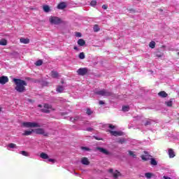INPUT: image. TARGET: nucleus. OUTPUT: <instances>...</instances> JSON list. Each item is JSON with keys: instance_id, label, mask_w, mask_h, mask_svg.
Segmentation results:
<instances>
[{"instance_id": "nucleus-42", "label": "nucleus", "mask_w": 179, "mask_h": 179, "mask_svg": "<svg viewBox=\"0 0 179 179\" xmlns=\"http://www.w3.org/2000/svg\"><path fill=\"white\" fill-rule=\"evenodd\" d=\"M108 128H110V129H114L115 128V126H114L111 124H108Z\"/></svg>"}, {"instance_id": "nucleus-16", "label": "nucleus", "mask_w": 179, "mask_h": 179, "mask_svg": "<svg viewBox=\"0 0 179 179\" xmlns=\"http://www.w3.org/2000/svg\"><path fill=\"white\" fill-rule=\"evenodd\" d=\"M78 45H80V47H83V45H86V41L83 40V38L78 39Z\"/></svg>"}, {"instance_id": "nucleus-35", "label": "nucleus", "mask_w": 179, "mask_h": 179, "mask_svg": "<svg viewBox=\"0 0 179 179\" xmlns=\"http://www.w3.org/2000/svg\"><path fill=\"white\" fill-rule=\"evenodd\" d=\"M80 59H85V52H82L78 55Z\"/></svg>"}, {"instance_id": "nucleus-49", "label": "nucleus", "mask_w": 179, "mask_h": 179, "mask_svg": "<svg viewBox=\"0 0 179 179\" xmlns=\"http://www.w3.org/2000/svg\"><path fill=\"white\" fill-rule=\"evenodd\" d=\"M99 104H100V105L104 104V101H99Z\"/></svg>"}, {"instance_id": "nucleus-41", "label": "nucleus", "mask_w": 179, "mask_h": 179, "mask_svg": "<svg viewBox=\"0 0 179 179\" xmlns=\"http://www.w3.org/2000/svg\"><path fill=\"white\" fill-rule=\"evenodd\" d=\"M8 148H10L11 149H13L14 148H16V144L11 143L8 145Z\"/></svg>"}, {"instance_id": "nucleus-52", "label": "nucleus", "mask_w": 179, "mask_h": 179, "mask_svg": "<svg viewBox=\"0 0 179 179\" xmlns=\"http://www.w3.org/2000/svg\"><path fill=\"white\" fill-rule=\"evenodd\" d=\"M94 138L96 140V141H101V139L100 138H98L97 137H94Z\"/></svg>"}, {"instance_id": "nucleus-6", "label": "nucleus", "mask_w": 179, "mask_h": 179, "mask_svg": "<svg viewBox=\"0 0 179 179\" xmlns=\"http://www.w3.org/2000/svg\"><path fill=\"white\" fill-rule=\"evenodd\" d=\"M89 72V70L87 69V68H80L78 71H77V73L78 75H79L80 76H85V75H87V73Z\"/></svg>"}, {"instance_id": "nucleus-14", "label": "nucleus", "mask_w": 179, "mask_h": 179, "mask_svg": "<svg viewBox=\"0 0 179 179\" xmlns=\"http://www.w3.org/2000/svg\"><path fill=\"white\" fill-rule=\"evenodd\" d=\"M33 132H34V129L25 130L24 131V133L22 134V136H29L31 135V134H33Z\"/></svg>"}, {"instance_id": "nucleus-12", "label": "nucleus", "mask_w": 179, "mask_h": 179, "mask_svg": "<svg viewBox=\"0 0 179 179\" xmlns=\"http://www.w3.org/2000/svg\"><path fill=\"white\" fill-rule=\"evenodd\" d=\"M110 134L113 136H121L122 135V131H109Z\"/></svg>"}, {"instance_id": "nucleus-3", "label": "nucleus", "mask_w": 179, "mask_h": 179, "mask_svg": "<svg viewBox=\"0 0 179 179\" xmlns=\"http://www.w3.org/2000/svg\"><path fill=\"white\" fill-rule=\"evenodd\" d=\"M95 94H98L99 96L108 97L110 96H113V92H111L107 90L103 89L102 90L95 92Z\"/></svg>"}, {"instance_id": "nucleus-19", "label": "nucleus", "mask_w": 179, "mask_h": 179, "mask_svg": "<svg viewBox=\"0 0 179 179\" xmlns=\"http://www.w3.org/2000/svg\"><path fill=\"white\" fill-rule=\"evenodd\" d=\"M158 96H159L160 97L166 98L169 96V94L164 91H161L158 93Z\"/></svg>"}, {"instance_id": "nucleus-53", "label": "nucleus", "mask_w": 179, "mask_h": 179, "mask_svg": "<svg viewBox=\"0 0 179 179\" xmlns=\"http://www.w3.org/2000/svg\"><path fill=\"white\" fill-rule=\"evenodd\" d=\"M29 101H31V99H29Z\"/></svg>"}, {"instance_id": "nucleus-1", "label": "nucleus", "mask_w": 179, "mask_h": 179, "mask_svg": "<svg viewBox=\"0 0 179 179\" xmlns=\"http://www.w3.org/2000/svg\"><path fill=\"white\" fill-rule=\"evenodd\" d=\"M13 82L15 85V90L18 93H23L26 92V86H27V83L25 80L19 78H13Z\"/></svg>"}, {"instance_id": "nucleus-21", "label": "nucleus", "mask_w": 179, "mask_h": 179, "mask_svg": "<svg viewBox=\"0 0 179 179\" xmlns=\"http://www.w3.org/2000/svg\"><path fill=\"white\" fill-rule=\"evenodd\" d=\"M64 89L62 85H58L56 90V92L58 93H62L64 92Z\"/></svg>"}, {"instance_id": "nucleus-55", "label": "nucleus", "mask_w": 179, "mask_h": 179, "mask_svg": "<svg viewBox=\"0 0 179 179\" xmlns=\"http://www.w3.org/2000/svg\"><path fill=\"white\" fill-rule=\"evenodd\" d=\"M0 111H1V108H0Z\"/></svg>"}, {"instance_id": "nucleus-4", "label": "nucleus", "mask_w": 179, "mask_h": 179, "mask_svg": "<svg viewBox=\"0 0 179 179\" xmlns=\"http://www.w3.org/2000/svg\"><path fill=\"white\" fill-rule=\"evenodd\" d=\"M22 125L25 128H40V124L37 122H22Z\"/></svg>"}, {"instance_id": "nucleus-48", "label": "nucleus", "mask_w": 179, "mask_h": 179, "mask_svg": "<svg viewBox=\"0 0 179 179\" xmlns=\"http://www.w3.org/2000/svg\"><path fill=\"white\" fill-rule=\"evenodd\" d=\"M109 173H114V169H109Z\"/></svg>"}, {"instance_id": "nucleus-39", "label": "nucleus", "mask_w": 179, "mask_h": 179, "mask_svg": "<svg viewBox=\"0 0 179 179\" xmlns=\"http://www.w3.org/2000/svg\"><path fill=\"white\" fill-rule=\"evenodd\" d=\"M70 120H71V121L72 122H75V121H78V120H79V117H71L70 118Z\"/></svg>"}, {"instance_id": "nucleus-24", "label": "nucleus", "mask_w": 179, "mask_h": 179, "mask_svg": "<svg viewBox=\"0 0 179 179\" xmlns=\"http://www.w3.org/2000/svg\"><path fill=\"white\" fill-rule=\"evenodd\" d=\"M8 44V41L5 38L0 40V45H6Z\"/></svg>"}, {"instance_id": "nucleus-45", "label": "nucleus", "mask_w": 179, "mask_h": 179, "mask_svg": "<svg viewBox=\"0 0 179 179\" xmlns=\"http://www.w3.org/2000/svg\"><path fill=\"white\" fill-rule=\"evenodd\" d=\"M48 162H50L52 163H55V159L50 158L48 159Z\"/></svg>"}, {"instance_id": "nucleus-11", "label": "nucleus", "mask_w": 179, "mask_h": 179, "mask_svg": "<svg viewBox=\"0 0 179 179\" xmlns=\"http://www.w3.org/2000/svg\"><path fill=\"white\" fill-rule=\"evenodd\" d=\"M81 163L82 164H84L85 166H89L90 164V162L89 161V159L87 157H85L81 159Z\"/></svg>"}, {"instance_id": "nucleus-7", "label": "nucleus", "mask_w": 179, "mask_h": 179, "mask_svg": "<svg viewBox=\"0 0 179 179\" xmlns=\"http://www.w3.org/2000/svg\"><path fill=\"white\" fill-rule=\"evenodd\" d=\"M35 132L38 135H43V136H48V133L45 132L44 129H42V128L36 129Z\"/></svg>"}, {"instance_id": "nucleus-5", "label": "nucleus", "mask_w": 179, "mask_h": 179, "mask_svg": "<svg viewBox=\"0 0 179 179\" xmlns=\"http://www.w3.org/2000/svg\"><path fill=\"white\" fill-rule=\"evenodd\" d=\"M49 22L51 24H61V23H62V20L58 17L51 16L49 18Z\"/></svg>"}, {"instance_id": "nucleus-8", "label": "nucleus", "mask_w": 179, "mask_h": 179, "mask_svg": "<svg viewBox=\"0 0 179 179\" xmlns=\"http://www.w3.org/2000/svg\"><path fill=\"white\" fill-rule=\"evenodd\" d=\"M9 82L8 76H3L0 77V85H5Z\"/></svg>"}, {"instance_id": "nucleus-15", "label": "nucleus", "mask_w": 179, "mask_h": 179, "mask_svg": "<svg viewBox=\"0 0 179 179\" xmlns=\"http://www.w3.org/2000/svg\"><path fill=\"white\" fill-rule=\"evenodd\" d=\"M65 8H66V3L65 2H62L57 5V9L62 10V9H65Z\"/></svg>"}, {"instance_id": "nucleus-30", "label": "nucleus", "mask_w": 179, "mask_h": 179, "mask_svg": "<svg viewBox=\"0 0 179 179\" xmlns=\"http://www.w3.org/2000/svg\"><path fill=\"white\" fill-rule=\"evenodd\" d=\"M122 111H124V113L127 111H129V106H122Z\"/></svg>"}, {"instance_id": "nucleus-26", "label": "nucleus", "mask_w": 179, "mask_h": 179, "mask_svg": "<svg viewBox=\"0 0 179 179\" xmlns=\"http://www.w3.org/2000/svg\"><path fill=\"white\" fill-rule=\"evenodd\" d=\"M149 47H150V48H155V47H156V42H155L153 41L150 42Z\"/></svg>"}, {"instance_id": "nucleus-32", "label": "nucleus", "mask_w": 179, "mask_h": 179, "mask_svg": "<svg viewBox=\"0 0 179 179\" xmlns=\"http://www.w3.org/2000/svg\"><path fill=\"white\" fill-rule=\"evenodd\" d=\"M81 150H85L86 152H92V149L87 148V147H81Z\"/></svg>"}, {"instance_id": "nucleus-46", "label": "nucleus", "mask_w": 179, "mask_h": 179, "mask_svg": "<svg viewBox=\"0 0 179 179\" xmlns=\"http://www.w3.org/2000/svg\"><path fill=\"white\" fill-rule=\"evenodd\" d=\"M87 131H88V132H92V131H93V128H92V127H88V128L87 129Z\"/></svg>"}, {"instance_id": "nucleus-54", "label": "nucleus", "mask_w": 179, "mask_h": 179, "mask_svg": "<svg viewBox=\"0 0 179 179\" xmlns=\"http://www.w3.org/2000/svg\"><path fill=\"white\" fill-rule=\"evenodd\" d=\"M178 55H179V52H178Z\"/></svg>"}, {"instance_id": "nucleus-44", "label": "nucleus", "mask_w": 179, "mask_h": 179, "mask_svg": "<svg viewBox=\"0 0 179 179\" xmlns=\"http://www.w3.org/2000/svg\"><path fill=\"white\" fill-rule=\"evenodd\" d=\"M102 9H108V6L106 5V4H103L102 6Z\"/></svg>"}, {"instance_id": "nucleus-17", "label": "nucleus", "mask_w": 179, "mask_h": 179, "mask_svg": "<svg viewBox=\"0 0 179 179\" xmlns=\"http://www.w3.org/2000/svg\"><path fill=\"white\" fill-rule=\"evenodd\" d=\"M20 43H22V44H29V43H30V39L29 38H21L20 39Z\"/></svg>"}, {"instance_id": "nucleus-23", "label": "nucleus", "mask_w": 179, "mask_h": 179, "mask_svg": "<svg viewBox=\"0 0 179 179\" xmlns=\"http://www.w3.org/2000/svg\"><path fill=\"white\" fill-rule=\"evenodd\" d=\"M43 9L44 12H45L46 13H48V12H50V10H51L50 8V6H47V5L43 6Z\"/></svg>"}, {"instance_id": "nucleus-22", "label": "nucleus", "mask_w": 179, "mask_h": 179, "mask_svg": "<svg viewBox=\"0 0 179 179\" xmlns=\"http://www.w3.org/2000/svg\"><path fill=\"white\" fill-rule=\"evenodd\" d=\"M150 164L151 166H157V161L155 158L150 159Z\"/></svg>"}, {"instance_id": "nucleus-51", "label": "nucleus", "mask_w": 179, "mask_h": 179, "mask_svg": "<svg viewBox=\"0 0 179 179\" xmlns=\"http://www.w3.org/2000/svg\"><path fill=\"white\" fill-rule=\"evenodd\" d=\"M38 107H39L40 108H41L43 107V105L39 104V105H38Z\"/></svg>"}, {"instance_id": "nucleus-20", "label": "nucleus", "mask_w": 179, "mask_h": 179, "mask_svg": "<svg viewBox=\"0 0 179 179\" xmlns=\"http://www.w3.org/2000/svg\"><path fill=\"white\" fill-rule=\"evenodd\" d=\"M40 157H41V159H43L45 160H46L47 159L49 158L48 155L45 152H41L40 154Z\"/></svg>"}, {"instance_id": "nucleus-10", "label": "nucleus", "mask_w": 179, "mask_h": 179, "mask_svg": "<svg viewBox=\"0 0 179 179\" xmlns=\"http://www.w3.org/2000/svg\"><path fill=\"white\" fill-rule=\"evenodd\" d=\"M168 155L170 159H173V157H176V152H174V150H173L172 148H169L168 150Z\"/></svg>"}, {"instance_id": "nucleus-31", "label": "nucleus", "mask_w": 179, "mask_h": 179, "mask_svg": "<svg viewBox=\"0 0 179 179\" xmlns=\"http://www.w3.org/2000/svg\"><path fill=\"white\" fill-rule=\"evenodd\" d=\"M20 154L22 155V156H25L26 157H29V156H30V155H29V152L26 151H21Z\"/></svg>"}, {"instance_id": "nucleus-33", "label": "nucleus", "mask_w": 179, "mask_h": 179, "mask_svg": "<svg viewBox=\"0 0 179 179\" xmlns=\"http://www.w3.org/2000/svg\"><path fill=\"white\" fill-rule=\"evenodd\" d=\"M166 105L167 107H173V101H169L165 102Z\"/></svg>"}, {"instance_id": "nucleus-18", "label": "nucleus", "mask_w": 179, "mask_h": 179, "mask_svg": "<svg viewBox=\"0 0 179 179\" xmlns=\"http://www.w3.org/2000/svg\"><path fill=\"white\" fill-rule=\"evenodd\" d=\"M145 155H141V157L142 159V160H143V162H148V160H149L148 158L146 157V156H149V152H148L147 151L144 152Z\"/></svg>"}, {"instance_id": "nucleus-47", "label": "nucleus", "mask_w": 179, "mask_h": 179, "mask_svg": "<svg viewBox=\"0 0 179 179\" xmlns=\"http://www.w3.org/2000/svg\"><path fill=\"white\" fill-rule=\"evenodd\" d=\"M73 49L76 50V51H79V48L77 46H74Z\"/></svg>"}, {"instance_id": "nucleus-27", "label": "nucleus", "mask_w": 179, "mask_h": 179, "mask_svg": "<svg viewBox=\"0 0 179 179\" xmlns=\"http://www.w3.org/2000/svg\"><path fill=\"white\" fill-rule=\"evenodd\" d=\"M35 65H36V66H41V65H43V60L39 59V60L36 61V62H35Z\"/></svg>"}, {"instance_id": "nucleus-40", "label": "nucleus", "mask_w": 179, "mask_h": 179, "mask_svg": "<svg viewBox=\"0 0 179 179\" xmlns=\"http://www.w3.org/2000/svg\"><path fill=\"white\" fill-rule=\"evenodd\" d=\"M129 155L130 156H132V157H134V159L136 158V155L134 154V152L132 151H129Z\"/></svg>"}, {"instance_id": "nucleus-37", "label": "nucleus", "mask_w": 179, "mask_h": 179, "mask_svg": "<svg viewBox=\"0 0 179 179\" xmlns=\"http://www.w3.org/2000/svg\"><path fill=\"white\" fill-rule=\"evenodd\" d=\"M91 6H96L97 5V1L96 0H92L90 3Z\"/></svg>"}, {"instance_id": "nucleus-9", "label": "nucleus", "mask_w": 179, "mask_h": 179, "mask_svg": "<svg viewBox=\"0 0 179 179\" xmlns=\"http://www.w3.org/2000/svg\"><path fill=\"white\" fill-rule=\"evenodd\" d=\"M96 150H99V152H101V153H103V155H106V156L110 155V152H108V150H107L106 149H105L103 148L97 147Z\"/></svg>"}, {"instance_id": "nucleus-36", "label": "nucleus", "mask_w": 179, "mask_h": 179, "mask_svg": "<svg viewBox=\"0 0 179 179\" xmlns=\"http://www.w3.org/2000/svg\"><path fill=\"white\" fill-rule=\"evenodd\" d=\"M150 124H152V120L149 119L148 120H147L145 123V127H148V125H150Z\"/></svg>"}, {"instance_id": "nucleus-29", "label": "nucleus", "mask_w": 179, "mask_h": 179, "mask_svg": "<svg viewBox=\"0 0 179 179\" xmlns=\"http://www.w3.org/2000/svg\"><path fill=\"white\" fill-rule=\"evenodd\" d=\"M116 171V173H113V178L115 179H117L120 176V171Z\"/></svg>"}, {"instance_id": "nucleus-38", "label": "nucleus", "mask_w": 179, "mask_h": 179, "mask_svg": "<svg viewBox=\"0 0 179 179\" xmlns=\"http://www.w3.org/2000/svg\"><path fill=\"white\" fill-rule=\"evenodd\" d=\"M86 114H87V115H92V114H93V111H92V110H90V108H87Z\"/></svg>"}, {"instance_id": "nucleus-34", "label": "nucleus", "mask_w": 179, "mask_h": 179, "mask_svg": "<svg viewBox=\"0 0 179 179\" xmlns=\"http://www.w3.org/2000/svg\"><path fill=\"white\" fill-rule=\"evenodd\" d=\"M152 176H153V174L152 173H145V177H146V178H152Z\"/></svg>"}, {"instance_id": "nucleus-13", "label": "nucleus", "mask_w": 179, "mask_h": 179, "mask_svg": "<svg viewBox=\"0 0 179 179\" xmlns=\"http://www.w3.org/2000/svg\"><path fill=\"white\" fill-rule=\"evenodd\" d=\"M52 78L57 79V78L59 77V73L57 71H52L50 73Z\"/></svg>"}, {"instance_id": "nucleus-2", "label": "nucleus", "mask_w": 179, "mask_h": 179, "mask_svg": "<svg viewBox=\"0 0 179 179\" xmlns=\"http://www.w3.org/2000/svg\"><path fill=\"white\" fill-rule=\"evenodd\" d=\"M50 110H52L53 111H55V109L52 108V106L49 103H44L43 104V108L41 110L42 113H45V114H50L51 111Z\"/></svg>"}, {"instance_id": "nucleus-43", "label": "nucleus", "mask_w": 179, "mask_h": 179, "mask_svg": "<svg viewBox=\"0 0 179 179\" xmlns=\"http://www.w3.org/2000/svg\"><path fill=\"white\" fill-rule=\"evenodd\" d=\"M76 37H82V34L80 32L76 33Z\"/></svg>"}, {"instance_id": "nucleus-25", "label": "nucleus", "mask_w": 179, "mask_h": 179, "mask_svg": "<svg viewBox=\"0 0 179 179\" xmlns=\"http://www.w3.org/2000/svg\"><path fill=\"white\" fill-rule=\"evenodd\" d=\"M155 55H156V57H158V58H162V57H163V52L160 50H157L155 52Z\"/></svg>"}, {"instance_id": "nucleus-50", "label": "nucleus", "mask_w": 179, "mask_h": 179, "mask_svg": "<svg viewBox=\"0 0 179 179\" xmlns=\"http://www.w3.org/2000/svg\"><path fill=\"white\" fill-rule=\"evenodd\" d=\"M119 142H120V143H124V140H120Z\"/></svg>"}, {"instance_id": "nucleus-28", "label": "nucleus", "mask_w": 179, "mask_h": 179, "mask_svg": "<svg viewBox=\"0 0 179 179\" xmlns=\"http://www.w3.org/2000/svg\"><path fill=\"white\" fill-rule=\"evenodd\" d=\"M93 29L95 33H97V31H100V27H99L98 24H95Z\"/></svg>"}]
</instances>
